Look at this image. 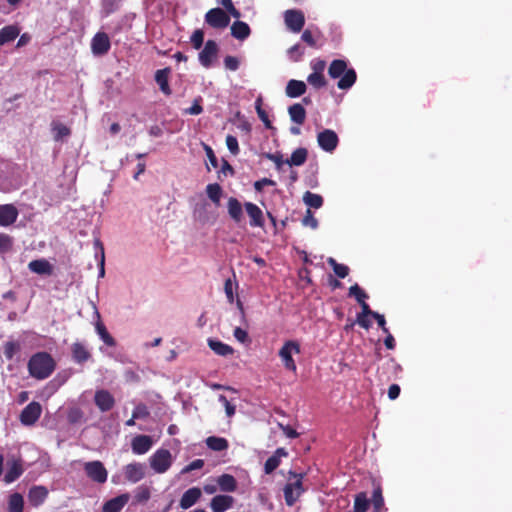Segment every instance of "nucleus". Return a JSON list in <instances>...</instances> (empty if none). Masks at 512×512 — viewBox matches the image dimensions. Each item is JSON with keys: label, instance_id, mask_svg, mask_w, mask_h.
Listing matches in <instances>:
<instances>
[{"label": "nucleus", "instance_id": "obj_15", "mask_svg": "<svg viewBox=\"0 0 512 512\" xmlns=\"http://www.w3.org/2000/svg\"><path fill=\"white\" fill-rule=\"evenodd\" d=\"M18 215L19 211L13 204L0 205V226L7 227L14 224Z\"/></svg>", "mask_w": 512, "mask_h": 512}, {"label": "nucleus", "instance_id": "obj_7", "mask_svg": "<svg viewBox=\"0 0 512 512\" xmlns=\"http://www.w3.org/2000/svg\"><path fill=\"white\" fill-rule=\"evenodd\" d=\"M84 471L87 477L96 483L103 484L107 481L108 472L99 460L86 462L84 464Z\"/></svg>", "mask_w": 512, "mask_h": 512}, {"label": "nucleus", "instance_id": "obj_48", "mask_svg": "<svg viewBox=\"0 0 512 512\" xmlns=\"http://www.w3.org/2000/svg\"><path fill=\"white\" fill-rule=\"evenodd\" d=\"M13 238L5 233H0V254H5L12 249Z\"/></svg>", "mask_w": 512, "mask_h": 512}, {"label": "nucleus", "instance_id": "obj_2", "mask_svg": "<svg viewBox=\"0 0 512 512\" xmlns=\"http://www.w3.org/2000/svg\"><path fill=\"white\" fill-rule=\"evenodd\" d=\"M328 75L333 78H340L337 87L341 90L350 89L357 80L356 71L353 68H347V62L342 59L333 60L328 67Z\"/></svg>", "mask_w": 512, "mask_h": 512}, {"label": "nucleus", "instance_id": "obj_29", "mask_svg": "<svg viewBox=\"0 0 512 512\" xmlns=\"http://www.w3.org/2000/svg\"><path fill=\"white\" fill-rule=\"evenodd\" d=\"M20 34L16 25H7L0 29V46L14 41Z\"/></svg>", "mask_w": 512, "mask_h": 512}, {"label": "nucleus", "instance_id": "obj_38", "mask_svg": "<svg viewBox=\"0 0 512 512\" xmlns=\"http://www.w3.org/2000/svg\"><path fill=\"white\" fill-rule=\"evenodd\" d=\"M370 506V500L366 492H360L355 495L353 512H366Z\"/></svg>", "mask_w": 512, "mask_h": 512}, {"label": "nucleus", "instance_id": "obj_52", "mask_svg": "<svg viewBox=\"0 0 512 512\" xmlns=\"http://www.w3.org/2000/svg\"><path fill=\"white\" fill-rule=\"evenodd\" d=\"M302 224L312 229L318 227V220L314 217L313 212L310 209L306 210L305 216L302 219Z\"/></svg>", "mask_w": 512, "mask_h": 512}, {"label": "nucleus", "instance_id": "obj_45", "mask_svg": "<svg viewBox=\"0 0 512 512\" xmlns=\"http://www.w3.org/2000/svg\"><path fill=\"white\" fill-rule=\"evenodd\" d=\"M307 82L313 86L314 88L316 89H320L322 87H325L326 84H327V81L324 77V74L323 73H311L308 77H307Z\"/></svg>", "mask_w": 512, "mask_h": 512}, {"label": "nucleus", "instance_id": "obj_4", "mask_svg": "<svg viewBox=\"0 0 512 512\" xmlns=\"http://www.w3.org/2000/svg\"><path fill=\"white\" fill-rule=\"evenodd\" d=\"M230 16L221 8H212L204 16L205 23L213 29H225L230 24Z\"/></svg>", "mask_w": 512, "mask_h": 512}, {"label": "nucleus", "instance_id": "obj_60", "mask_svg": "<svg viewBox=\"0 0 512 512\" xmlns=\"http://www.w3.org/2000/svg\"><path fill=\"white\" fill-rule=\"evenodd\" d=\"M102 6L107 14L113 13L118 7V0H102Z\"/></svg>", "mask_w": 512, "mask_h": 512}, {"label": "nucleus", "instance_id": "obj_54", "mask_svg": "<svg viewBox=\"0 0 512 512\" xmlns=\"http://www.w3.org/2000/svg\"><path fill=\"white\" fill-rule=\"evenodd\" d=\"M226 145H227V148L228 150L233 154V155H237L239 154V145H238V140L235 136L233 135H227L226 137Z\"/></svg>", "mask_w": 512, "mask_h": 512}, {"label": "nucleus", "instance_id": "obj_25", "mask_svg": "<svg viewBox=\"0 0 512 512\" xmlns=\"http://www.w3.org/2000/svg\"><path fill=\"white\" fill-rule=\"evenodd\" d=\"M306 90L307 86L305 82L291 79L286 85L285 93L289 98H297L305 94Z\"/></svg>", "mask_w": 512, "mask_h": 512}, {"label": "nucleus", "instance_id": "obj_46", "mask_svg": "<svg viewBox=\"0 0 512 512\" xmlns=\"http://www.w3.org/2000/svg\"><path fill=\"white\" fill-rule=\"evenodd\" d=\"M348 295L354 297L358 303L366 301L368 298L367 293L358 284H354L349 288Z\"/></svg>", "mask_w": 512, "mask_h": 512}, {"label": "nucleus", "instance_id": "obj_37", "mask_svg": "<svg viewBox=\"0 0 512 512\" xmlns=\"http://www.w3.org/2000/svg\"><path fill=\"white\" fill-rule=\"evenodd\" d=\"M51 129L55 141H60L71 134V129L58 121H53L51 123Z\"/></svg>", "mask_w": 512, "mask_h": 512}, {"label": "nucleus", "instance_id": "obj_59", "mask_svg": "<svg viewBox=\"0 0 512 512\" xmlns=\"http://www.w3.org/2000/svg\"><path fill=\"white\" fill-rule=\"evenodd\" d=\"M276 182L269 178H262L254 183V189L258 192L262 191L264 186H275Z\"/></svg>", "mask_w": 512, "mask_h": 512}, {"label": "nucleus", "instance_id": "obj_36", "mask_svg": "<svg viewBox=\"0 0 512 512\" xmlns=\"http://www.w3.org/2000/svg\"><path fill=\"white\" fill-rule=\"evenodd\" d=\"M24 510V499L23 496L18 493H12L8 499V511L9 512H23Z\"/></svg>", "mask_w": 512, "mask_h": 512}, {"label": "nucleus", "instance_id": "obj_14", "mask_svg": "<svg viewBox=\"0 0 512 512\" xmlns=\"http://www.w3.org/2000/svg\"><path fill=\"white\" fill-rule=\"evenodd\" d=\"M244 208L250 219L249 224L251 227L263 228L265 224L264 214L262 210L252 202H245Z\"/></svg>", "mask_w": 512, "mask_h": 512}, {"label": "nucleus", "instance_id": "obj_20", "mask_svg": "<svg viewBox=\"0 0 512 512\" xmlns=\"http://www.w3.org/2000/svg\"><path fill=\"white\" fill-rule=\"evenodd\" d=\"M28 268L31 272L38 275L51 276L53 274L52 264L44 258L30 261Z\"/></svg>", "mask_w": 512, "mask_h": 512}, {"label": "nucleus", "instance_id": "obj_55", "mask_svg": "<svg viewBox=\"0 0 512 512\" xmlns=\"http://www.w3.org/2000/svg\"><path fill=\"white\" fill-rule=\"evenodd\" d=\"M203 149L206 153V156L213 168H217L218 166V160L217 157L213 151V149L206 143L202 142Z\"/></svg>", "mask_w": 512, "mask_h": 512}, {"label": "nucleus", "instance_id": "obj_40", "mask_svg": "<svg viewBox=\"0 0 512 512\" xmlns=\"http://www.w3.org/2000/svg\"><path fill=\"white\" fill-rule=\"evenodd\" d=\"M206 193L209 199L216 205L220 204V199L223 194V190L218 183L208 184L206 186Z\"/></svg>", "mask_w": 512, "mask_h": 512}, {"label": "nucleus", "instance_id": "obj_63", "mask_svg": "<svg viewBox=\"0 0 512 512\" xmlns=\"http://www.w3.org/2000/svg\"><path fill=\"white\" fill-rule=\"evenodd\" d=\"M224 291L226 294V297L230 303H233L234 301V293H233V284L231 279H227L224 283Z\"/></svg>", "mask_w": 512, "mask_h": 512}, {"label": "nucleus", "instance_id": "obj_3", "mask_svg": "<svg viewBox=\"0 0 512 512\" xmlns=\"http://www.w3.org/2000/svg\"><path fill=\"white\" fill-rule=\"evenodd\" d=\"M289 480L292 478L295 479L293 482H288L283 489L284 499L287 506L292 507L300 498V496L304 493L305 489L303 488V477L304 474L296 473L293 471L289 472Z\"/></svg>", "mask_w": 512, "mask_h": 512}, {"label": "nucleus", "instance_id": "obj_47", "mask_svg": "<svg viewBox=\"0 0 512 512\" xmlns=\"http://www.w3.org/2000/svg\"><path fill=\"white\" fill-rule=\"evenodd\" d=\"M190 42L194 49H200L204 43V31L202 29H196L190 37Z\"/></svg>", "mask_w": 512, "mask_h": 512}, {"label": "nucleus", "instance_id": "obj_23", "mask_svg": "<svg viewBox=\"0 0 512 512\" xmlns=\"http://www.w3.org/2000/svg\"><path fill=\"white\" fill-rule=\"evenodd\" d=\"M47 496L48 490L44 486H33L30 488L28 492L29 503L34 507L42 505L46 500Z\"/></svg>", "mask_w": 512, "mask_h": 512}, {"label": "nucleus", "instance_id": "obj_34", "mask_svg": "<svg viewBox=\"0 0 512 512\" xmlns=\"http://www.w3.org/2000/svg\"><path fill=\"white\" fill-rule=\"evenodd\" d=\"M370 503L373 506L374 512H382L383 510H386V508L384 507V498L382 495V488L380 484L374 483V489Z\"/></svg>", "mask_w": 512, "mask_h": 512}, {"label": "nucleus", "instance_id": "obj_19", "mask_svg": "<svg viewBox=\"0 0 512 512\" xmlns=\"http://www.w3.org/2000/svg\"><path fill=\"white\" fill-rule=\"evenodd\" d=\"M234 498L230 495H216L211 499L210 507L213 512H225L233 507Z\"/></svg>", "mask_w": 512, "mask_h": 512}, {"label": "nucleus", "instance_id": "obj_10", "mask_svg": "<svg viewBox=\"0 0 512 512\" xmlns=\"http://www.w3.org/2000/svg\"><path fill=\"white\" fill-rule=\"evenodd\" d=\"M41 413L42 407L40 403L32 401L21 411L20 422L25 426L34 425L40 418Z\"/></svg>", "mask_w": 512, "mask_h": 512}, {"label": "nucleus", "instance_id": "obj_43", "mask_svg": "<svg viewBox=\"0 0 512 512\" xmlns=\"http://www.w3.org/2000/svg\"><path fill=\"white\" fill-rule=\"evenodd\" d=\"M96 330H97V333L99 334L100 338L103 340V342L107 346H110V347L115 346L116 342H115L114 338L109 334V332L107 331L106 327L104 326V324L102 322H98L96 324Z\"/></svg>", "mask_w": 512, "mask_h": 512}, {"label": "nucleus", "instance_id": "obj_39", "mask_svg": "<svg viewBox=\"0 0 512 512\" xmlns=\"http://www.w3.org/2000/svg\"><path fill=\"white\" fill-rule=\"evenodd\" d=\"M304 203L310 208L319 209L323 205V198L319 194L306 191L303 195Z\"/></svg>", "mask_w": 512, "mask_h": 512}, {"label": "nucleus", "instance_id": "obj_27", "mask_svg": "<svg viewBox=\"0 0 512 512\" xmlns=\"http://www.w3.org/2000/svg\"><path fill=\"white\" fill-rule=\"evenodd\" d=\"M228 214L235 223L243 219L242 205L237 198L230 197L227 202Z\"/></svg>", "mask_w": 512, "mask_h": 512}, {"label": "nucleus", "instance_id": "obj_53", "mask_svg": "<svg viewBox=\"0 0 512 512\" xmlns=\"http://www.w3.org/2000/svg\"><path fill=\"white\" fill-rule=\"evenodd\" d=\"M151 493L149 488L147 487H139L136 494L135 499L138 503H145L150 499Z\"/></svg>", "mask_w": 512, "mask_h": 512}, {"label": "nucleus", "instance_id": "obj_21", "mask_svg": "<svg viewBox=\"0 0 512 512\" xmlns=\"http://www.w3.org/2000/svg\"><path fill=\"white\" fill-rule=\"evenodd\" d=\"M171 73V69L169 67L159 69L155 72V81L159 86L160 91L166 95L170 96L172 94V90L169 85V75Z\"/></svg>", "mask_w": 512, "mask_h": 512}, {"label": "nucleus", "instance_id": "obj_18", "mask_svg": "<svg viewBox=\"0 0 512 512\" xmlns=\"http://www.w3.org/2000/svg\"><path fill=\"white\" fill-rule=\"evenodd\" d=\"M153 445V440L148 435H137L132 439L131 447L135 454L142 455L147 453Z\"/></svg>", "mask_w": 512, "mask_h": 512}, {"label": "nucleus", "instance_id": "obj_17", "mask_svg": "<svg viewBox=\"0 0 512 512\" xmlns=\"http://www.w3.org/2000/svg\"><path fill=\"white\" fill-rule=\"evenodd\" d=\"M24 473L23 462L21 459H13L8 462V469L4 475V482L13 483Z\"/></svg>", "mask_w": 512, "mask_h": 512}, {"label": "nucleus", "instance_id": "obj_58", "mask_svg": "<svg viewBox=\"0 0 512 512\" xmlns=\"http://www.w3.org/2000/svg\"><path fill=\"white\" fill-rule=\"evenodd\" d=\"M219 402H221L224 405L225 411H226V414L228 417H232L235 414V411H236L235 405L231 404L228 401V399L226 398V396L220 395Z\"/></svg>", "mask_w": 512, "mask_h": 512}, {"label": "nucleus", "instance_id": "obj_26", "mask_svg": "<svg viewBox=\"0 0 512 512\" xmlns=\"http://www.w3.org/2000/svg\"><path fill=\"white\" fill-rule=\"evenodd\" d=\"M231 35L240 41L247 39L251 34V29L246 22L236 20L231 25Z\"/></svg>", "mask_w": 512, "mask_h": 512}, {"label": "nucleus", "instance_id": "obj_64", "mask_svg": "<svg viewBox=\"0 0 512 512\" xmlns=\"http://www.w3.org/2000/svg\"><path fill=\"white\" fill-rule=\"evenodd\" d=\"M279 427L281 428L283 433L290 439H294L299 436L298 432L289 425L279 424Z\"/></svg>", "mask_w": 512, "mask_h": 512}, {"label": "nucleus", "instance_id": "obj_49", "mask_svg": "<svg viewBox=\"0 0 512 512\" xmlns=\"http://www.w3.org/2000/svg\"><path fill=\"white\" fill-rule=\"evenodd\" d=\"M218 3L221 4L225 8L224 11L232 17L236 19H239L241 17L240 11L235 8L232 0H218Z\"/></svg>", "mask_w": 512, "mask_h": 512}, {"label": "nucleus", "instance_id": "obj_12", "mask_svg": "<svg viewBox=\"0 0 512 512\" xmlns=\"http://www.w3.org/2000/svg\"><path fill=\"white\" fill-rule=\"evenodd\" d=\"M111 43L105 32H98L91 40V50L94 55L102 56L108 53Z\"/></svg>", "mask_w": 512, "mask_h": 512}, {"label": "nucleus", "instance_id": "obj_24", "mask_svg": "<svg viewBox=\"0 0 512 512\" xmlns=\"http://www.w3.org/2000/svg\"><path fill=\"white\" fill-rule=\"evenodd\" d=\"M129 501L128 494H121L106 501L102 507V512H120Z\"/></svg>", "mask_w": 512, "mask_h": 512}, {"label": "nucleus", "instance_id": "obj_30", "mask_svg": "<svg viewBox=\"0 0 512 512\" xmlns=\"http://www.w3.org/2000/svg\"><path fill=\"white\" fill-rule=\"evenodd\" d=\"M288 113L292 122L297 125L304 124L306 120V110L300 103H295L288 108Z\"/></svg>", "mask_w": 512, "mask_h": 512}, {"label": "nucleus", "instance_id": "obj_57", "mask_svg": "<svg viewBox=\"0 0 512 512\" xmlns=\"http://www.w3.org/2000/svg\"><path fill=\"white\" fill-rule=\"evenodd\" d=\"M202 101L201 97H198L194 100L193 105L186 109L185 112L190 115H199L203 112V107L200 102Z\"/></svg>", "mask_w": 512, "mask_h": 512}, {"label": "nucleus", "instance_id": "obj_6", "mask_svg": "<svg viewBox=\"0 0 512 512\" xmlns=\"http://www.w3.org/2000/svg\"><path fill=\"white\" fill-rule=\"evenodd\" d=\"M150 466L158 474L165 473L172 465V455L167 449H158L150 457Z\"/></svg>", "mask_w": 512, "mask_h": 512}, {"label": "nucleus", "instance_id": "obj_62", "mask_svg": "<svg viewBox=\"0 0 512 512\" xmlns=\"http://www.w3.org/2000/svg\"><path fill=\"white\" fill-rule=\"evenodd\" d=\"M233 335L241 343H245L249 340L248 333L240 327L234 329Z\"/></svg>", "mask_w": 512, "mask_h": 512}, {"label": "nucleus", "instance_id": "obj_13", "mask_svg": "<svg viewBox=\"0 0 512 512\" xmlns=\"http://www.w3.org/2000/svg\"><path fill=\"white\" fill-rule=\"evenodd\" d=\"M94 403L101 412H108L114 407L115 398L108 390L99 389L95 392Z\"/></svg>", "mask_w": 512, "mask_h": 512}, {"label": "nucleus", "instance_id": "obj_11", "mask_svg": "<svg viewBox=\"0 0 512 512\" xmlns=\"http://www.w3.org/2000/svg\"><path fill=\"white\" fill-rule=\"evenodd\" d=\"M318 145L326 152H332L336 149L339 143V138L335 131L325 129L317 135Z\"/></svg>", "mask_w": 512, "mask_h": 512}, {"label": "nucleus", "instance_id": "obj_61", "mask_svg": "<svg viewBox=\"0 0 512 512\" xmlns=\"http://www.w3.org/2000/svg\"><path fill=\"white\" fill-rule=\"evenodd\" d=\"M301 39L310 47H316V41H315L314 35L310 30H308V29L304 30L302 33Z\"/></svg>", "mask_w": 512, "mask_h": 512}, {"label": "nucleus", "instance_id": "obj_1", "mask_svg": "<svg viewBox=\"0 0 512 512\" xmlns=\"http://www.w3.org/2000/svg\"><path fill=\"white\" fill-rule=\"evenodd\" d=\"M29 374L38 380L50 377L56 368V362L48 352H37L28 361Z\"/></svg>", "mask_w": 512, "mask_h": 512}, {"label": "nucleus", "instance_id": "obj_28", "mask_svg": "<svg viewBox=\"0 0 512 512\" xmlns=\"http://www.w3.org/2000/svg\"><path fill=\"white\" fill-rule=\"evenodd\" d=\"M71 352L73 360L78 364H82L88 361L91 357V354L88 351V349L80 342H75L72 345Z\"/></svg>", "mask_w": 512, "mask_h": 512}, {"label": "nucleus", "instance_id": "obj_44", "mask_svg": "<svg viewBox=\"0 0 512 512\" xmlns=\"http://www.w3.org/2000/svg\"><path fill=\"white\" fill-rule=\"evenodd\" d=\"M255 108H256V112L258 114V117L260 118V120L263 122V124L265 125V127L267 129H272L273 126H272V123L268 117V114L266 113V111L264 109H262V98L259 97L256 102H255Z\"/></svg>", "mask_w": 512, "mask_h": 512}, {"label": "nucleus", "instance_id": "obj_8", "mask_svg": "<svg viewBox=\"0 0 512 512\" xmlns=\"http://www.w3.org/2000/svg\"><path fill=\"white\" fill-rule=\"evenodd\" d=\"M284 22L290 31L299 33L305 25L304 13L298 9L286 10L284 12Z\"/></svg>", "mask_w": 512, "mask_h": 512}, {"label": "nucleus", "instance_id": "obj_5", "mask_svg": "<svg viewBox=\"0 0 512 512\" xmlns=\"http://www.w3.org/2000/svg\"><path fill=\"white\" fill-rule=\"evenodd\" d=\"M301 352L300 344L295 340L286 341L279 350V357L283 361L284 367L295 372L297 369L296 363L292 358V354H299Z\"/></svg>", "mask_w": 512, "mask_h": 512}, {"label": "nucleus", "instance_id": "obj_16", "mask_svg": "<svg viewBox=\"0 0 512 512\" xmlns=\"http://www.w3.org/2000/svg\"><path fill=\"white\" fill-rule=\"evenodd\" d=\"M124 475L126 480L131 483H137L145 477V465L134 462L124 467Z\"/></svg>", "mask_w": 512, "mask_h": 512}, {"label": "nucleus", "instance_id": "obj_42", "mask_svg": "<svg viewBox=\"0 0 512 512\" xmlns=\"http://www.w3.org/2000/svg\"><path fill=\"white\" fill-rule=\"evenodd\" d=\"M21 349L20 343L16 341H8L3 346V353L7 360H12L16 353Z\"/></svg>", "mask_w": 512, "mask_h": 512}, {"label": "nucleus", "instance_id": "obj_9", "mask_svg": "<svg viewBox=\"0 0 512 512\" xmlns=\"http://www.w3.org/2000/svg\"><path fill=\"white\" fill-rule=\"evenodd\" d=\"M219 52V47L216 41L208 40L204 44L203 49L200 51L198 55V59L200 64L204 68H211L214 60L217 58Z\"/></svg>", "mask_w": 512, "mask_h": 512}, {"label": "nucleus", "instance_id": "obj_33", "mask_svg": "<svg viewBox=\"0 0 512 512\" xmlns=\"http://www.w3.org/2000/svg\"><path fill=\"white\" fill-rule=\"evenodd\" d=\"M208 346L214 353L220 356H228L234 353V349L230 345L219 340L208 339Z\"/></svg>", "mask_w": 512, "mask_h": 512}, {"label": "nucleus", "instance_id": "obj_56", "mask_svg": "<svg viewBox=\"0 0 512 512\" xmlns=\"http://www.w3.org/2000/svg\"><path fill=\"white\" fill-rule=\"evenodd\" d=\"M225 68L230 71H236L239 68L240 62L235 56H226L224 58Z\"/></svg>", "mask_w": 512, "mask_h": 512}, {"label": "nucleus", "instance_id": "obj_41", "mask_svg": "<svg viewBox=\"0 0 512 512\" xmlns=\"http://www.w3.org/2000/svg\"><path fill=\"white\" fill-rule=\"evenodd\" d=\"M327 263L332 267L334 273L341 279L345 278L349 274V267L338 263L334 258L329 257Z\"/></svg>", "mask_w": 512, "mask_h": 512}, {"label": "nucleus", "instance_id": "obj_35", "mask_svg": "<svg viewBox=\"0 0 512 512\" xmlns=\"http://www.w3.org/2000/svg\"><path fill=\"white\" fill-rule=\"evenodd\" d=\"M206 445L213 451H224L229 447L228 441L223 437L210 436L206 439Z\"/></svg>", "mask_w": 512, "mask_h": 512}, {"label": "nucleus", "instance_id": "obj_51", "mask_svg": "<svg viewBox=\"0 0 512 512\" xmlns=\"http://www.w3.org/2000/svg\"><path fill=\"white\" fill-rule=\"evenodd\" d=\"M288 54L290 56V59H292L294 62H298L304 55V49L301 47L300 44L297 43L293 45L291 48H289Z\"/></svg>", "mask_w": 512, "mask_h": 512}, {"label": "nucleus", "instance_id": "obj_31", "mask_svg": "<svg viewBox=\"0 0 512 512\" xmlns=\"http://www.w3.org/2000/svg\"><path fill=\"white\" fill-rule=\"evenodd\" d=\"M217 484L223 492H234L237 489V481L230 474H222L217 478Z\"/></svg>", "mask_w": 512, "mask_h": 512}, {"label": "nucleus", "instance_id": "obj_32", "mask_svg": "<svg viewBox=\"0 0 512 512\" xmlns=\"http://www.w3.org/2000/svg\"><path fill=\"white\" fill-rule=\"evenodd\" d=\"M308 157V151L306 148L300 147L295 149L290 158L285 160V163L290 166H301L303 165Z\"/></svg>", "mask_w": 512, "mask_h": 512}, {"label": "nucleus", "instance_id": "obj_50", "mask_svg": "<svg viewBox=\"0 0 512 512\" xmlns=\"http://www.w3.org/2000/svg\"><path fill=\"white\" fill-rule=\"evenodd\" d=\"M280 459H278L276 456L272 455L270 456L265 464H264V471L266 474H271L274 470L278 468L280 465Z\"/></svg>", "mask_w": 512, "mask_h": 512}, {"label": "nucleus", "instance_id": "obj_22", "mask_svg": "<svg viewBox=\"0 0 512 512\" xmlns=\"http://www.w3.org/2000/svg\"><path fill=\"white\" fill-rule=\"evenodd\" d=\"M202 492L198 487H192L186 490L181 499H180V507L182 509H188L192 507L194 504L198 502L201 498Z\"/></svg>", "mask_w": 512, "mask_h": 512}]
</instances>
